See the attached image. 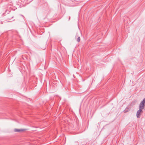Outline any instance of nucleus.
<instances>
[{
    "label": "nucleus",
    "instance_id": "nucleus-4",
    "mask_svg": "<svg viewBox=\"0 0 145 145\" xmlns=\"http://www.w3.org/2000/svg\"><path fill=\"white\" fill-rule=\"evenodd\" d=\"M129 110V109L128 108H126L125 110H124V112H128Z\"/></svg>",
    "mask_w": 145,
    "mask_h": 145
},
{
    "label": "nucleus",
    "instance_id": "nucleus-6",
    "mask_svg": "<svg viewBox=\"0 0 145 145\" xmlns=\"http://www.w3.org/2000/svg\"><path fill=\"white\" fill-rule=\"evenodd\" d=\"M141 102H142L145 105V98L143 99L142 101Z\"/></svg>",
    "mask_w": 145,
    "mask_h": 145
},
{
    "label": "nucleus",
    "instance_id": "nucleus-1",
    "mask_svg": "<svg viewBox=\"0 0 145 145\" xmlns=\"http://www.w3.org/2000/svg\"><path fill=\"white\" fill-rule=\"evenodd\" d=\"M25 130L24 129H20L15 128L14 129V132H21Z\"/></svg>",
    "mask_w": 145,
    "mask_h": 145
},
{
    "label": "nucleus",
    "instance_id": "nucleus-2",
    "mask_svg": "<svg viewBox=\"0 0 145 145\" xmlns=\"http://www.w3.org/2000/svg\"><path fill=\"white\" fill-rule=\"evenodd\" d=\"M142 112V110L139 109L137 112V116L138 118H139L141 112Z\"/></svg>",
    "mask_w": 145,
    "mask_h": 145
},
{
    "label": "nucleus",
    "instance_id": "nucleus-5",
    "mask_svg": "<svg viewBox=\"0 0 145 145\" xmlns=\"http://www.w3.org/2000/svg\"><path fill=\"white\" fill-rule=\"evenodd\" d=\"M80 37H78V38H77V41H78V42H80Z\"/></svg>",
    "mask_w": 145,
    "mask_h": 145
},
{
    "label": "nucleus",
    "instance_id": "nucleus-3",
    "mask_svg": "<svg viewBox=\"0 0 145 145\" xmlns=\"http://www.w3.org/2000/svg\"><path fill=\"white\" fill-rule=\"evenodd\" d=\"M144 106H145L141 102L140 105V109L142 110L144 108Z\"/></svg>",
    "mask_w": 145,
    "mask_h": 145
}]
</instances>
